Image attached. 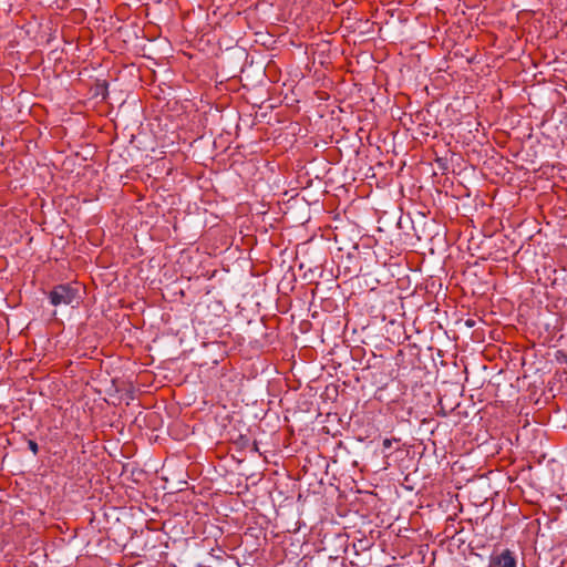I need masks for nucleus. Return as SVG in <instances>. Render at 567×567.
<instances>
[{"mask_svg":"<svg viewBox=\"0 0 567 567\" xmlns=\"http://www.w3.org/2000/svg\"><path fill=\"white\" fill-rule=\"evenodd\" d=\"M491 567H516V557L514 553L506 548L501 553H493L489 559Z\"/></svg>","mask_w":567,"mask_h":567,"instance_id":"obj_2","label":"nucleus"},{"mask_svg":"<svg viewBox=\"0 0 567 567\" xmlns=\"http://www.w3.org/2000/svg\"><path fill=\"white\" fill-rule=\"evenodd\" d=\"M382 445H383L384 449H390L392 446V440L384 439L383 442H382Z\"/></svg>","mask_w":567,"mask_h":567,"instance_id":"obj_4","label":"nucleus"},{"mask_svg":"<svg viewBox=\"0 0 567 567\" xmlns=\"http://www.w3.org/2000/svg\"><path fill=\"white\" fill-rule=\"evenodd\" d=\"M558 354H559V355H557L558 360H560V358H563V360L565 362H567V354L566 353H564L563 351H558Z\"/></svg>","mask_w":567,"mask_h":567,"instance_id":"obj_5","label":"nucleus"},{"mask_svg":"<svg viewBox=\"0 0 567 567\" xmlns=\"http://www.w3.org/2000/svg\"><path fill=\"white\" fill-rule=\"evenodd\" d=\"M80 288L76 284H61L56 285L49 292V300L53 306H74L81 302Z\"/></svg>","mask_w":567,"mask_h":567,"instance_id":"obj_1","label":"nucleus"},{"mask_svg":"<svg viewBox=\"0 0 567 567\" xmlns=\"http://www.w3.org/2000/svg\"><path fill=\"white\" fill-rule=\"evenodd\" d=\"M28 447L30 449V451L37 455L39 453V445L35 441L33 440H29L28 441Z\"/></svg>","mask_w":567,"mask_h":567,"instance_id":"obj_3","label":"nucleus"}]
</instances>
